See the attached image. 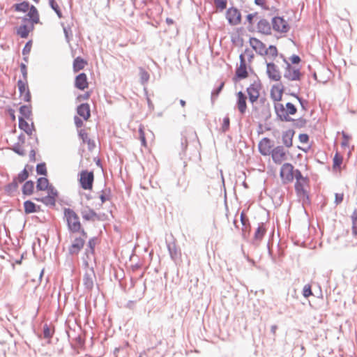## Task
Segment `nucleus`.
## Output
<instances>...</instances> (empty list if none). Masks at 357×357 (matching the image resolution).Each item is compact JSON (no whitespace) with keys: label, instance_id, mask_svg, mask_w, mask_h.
Masks as SVG:
<instances>
[{"label":"nucleus","instance_id":"nucleus-59","mask_svg":"<svg viewBox=\"0 0 357 357\" xmlns=\"http://www.w3.org/2000/svg\"><path fill=\"white\" fill-rule=\"evenodd\" d=\"M342 141L341 142V146L342 147H346L349 146V141L351 139V137L346 133L345 132H342Z\"/></svg>","mask_w":357,"mask_h":357},{"label":"nucleus","instance_id":"nucleus-63","mask_svg":"<svg viewBox=\"0 0 357 357\" xmlns=\"http://www.w3.org/2000/svg\"><path fill=\"white\" fill-rule=\"evenodd\" d=\"M240 220H241L242 225L244 227H246L247 226L248 227H250V224L249 220L245 217L243 212H242L240 215Z\"/></svg>","mask_w":357,"mask_h":357},{"label":"nucleus","instance_id":"nucleus-18","mask_svg":"<svg viewBox=\"0 0 357 357\" xmlns=\"http://www.w3.org/2000/svg\"><path fill=\"white\" fill-rule=\"evenodd\" d=\"M96 274L94 269L91 267L89 271H86L83 276V284L88 291H91L94 286V279Z\"/></svg>","mask_w":357,"mask_h":357},{"label":"nucleus","instance_id":"nucleus-62","mask_svg":"<svg viewBox=\"0 0 357 357\" xmlns=\"http://www.w3.org/2000/svg\"><path fill=\"white\" fill-rule=\"evenodd\" d=\"M139 139L141 141L142 145L144 146H146V140L145 137V134L143 130L142 127L139 128Z\"/></svg>","mask_w":357,"mask_h":357},{"label":"nucleus","instance_id":"nucleus-42","mask_svg":"<svg viewBox=\"0 0 357 357\" xmlns=\"http://www.w3.org/2000/svg\"><path fill=\"white\" fill-rule=\"evenodd\" d=\"M17 87H18V91H19V93H20V97H22L24 95V93L27 89H29V86H28V81L27 80H22V79H20L17 81Z\"/></svg>","mask_w":357,"mask_h":357},{"label":"nucleus","instance_id":"nucleus-51","mask_svg":"<svg viewBox=\"0 0 357 357\" xmlns=\"http://www.w3.org/2000/svg\"><path fill=\"white\" fill-rule=\"evenodd\" d=\"M11 150L20 156H24L26 154L24 150L21 147L20 142L15 143L12 146Z\"/></svg>","mask_w":357,"mask_h":357},{"label":"nucleus","instance_id":"nucleus-7","mask_svg":"<svg viewBox=\"0 0 357 357\" xmlns=\"http://www.w3.org/2000/svg\"><path fill=\"white\" fill-rule=\"evenodd\" d=\"M294 166L289 162L282 165L280 171V176L284 184L291 183L294 180Z\"/></svg>","mask_w":357,"mask_h":357},{"label":"nucleus","instance_id":"nucleus-1","mask_svg":"<svg viewBox=\"0 0 357 357\" xmlns=\"http://www.w3.org/2000/svg\"><path fill=\"white\" fill-rule=\"evenodd\" d=\"M277 119L280 121L290 122L293 121L289 115H294L297 112V107L291 102L286 103L285 107L282 103H275L274 105Z\"/></svg>","mask_w":357,"mask_h":357},{"label":"nucleus","instance_id":"nucleus-39","mask_svg":"<svg viewBox=\"0 0 357 357\" xmlns=\"http://www.w3.org/2000/svg\"><path fill=\"white\" fill-rule=\"evenodd\" d=\"M24 213L30 214L35 213L36 204L31 200H26L24 204Z\"/></svg>","mask_w":357,"mask_h":357},{"label":"nucleus","instance_id":"nucleus-52","mask_svg":"<svg viewBox=\"0 0 357 357\" xmlns=\"http://www.w3.org/2000/svg\"><path fill=\"white\" fill-rule=\"evenodd\" d=\"M296 178V182H301V181H303L305 183H307L309 181V178L306 176L304 177L301 173V172L296 169H294V178Z\"/></svg>","mask_w":357,"mask_h":357},{"label":"nucleus","instance_id":"nucleus-20","mask_svg":"<svg viewBox=\"0 0 357 357\" xmlns=\"http://www.w3.org/2000/svg\"><path fill=\"white\" fill-rule=\"evenodd\" d=\"M273 161L278 165H280L283 160H286V152L282 146H277L273 148L271 154Z\"/></svg>","mask_w":357,"mask_h":357},{"label":"nucleus","instance_id":"nucleus-15","mask_svg":"<svg viewBox=\"0 0 357 357\" xmlns=\"http://www.w3.org/2000/svg\"><path fill=\"white\" fill-rule=\"evenodd\" d=\"M273 142L268 137L262 138L258 144L259 153L264 156L269 155L273 149Z\"/></svg>","mask_w":357,"mask_h":357},{"label":"nucleus","instance_id":"nucleus-64","mask_svg":"<svg viewBox=\"0 0 357 357\" xmlns=\"http://www.w3.org/2000/svg\"><path fill=\"white\" fill-rule=\"evenodd\" d=\"M266 50H268V54L272 56L275 57L278 56V49L275 45H271L268 48H266Z\"/></svg>","mask_w":357,"mask_h":357},{"label":"nucleus","instance_id":"nucleus-5","mask_svg":"<svg viewBox=\"0 0 357 357\" xmlns=\"http://www.w3.org/2000/svg\"><path fill=\"white\" fill-rule=\"evenodd\" d=\"M94 181V174L92 171L82 170L79 173V182L83 190H91Z\"/></svg>","mask_w":357,"mask_h":357},{"label":"nucleus","instance_id":"nucleus-56","mask_svg":"<svg viewBox=\"0 0 357 357\" xmlns=\"http://www.w3.org/2000/svg\"><path fill=\"white\" fill-rule=\"evenodd\" d=\"M45 190L47 192V195H50L55 199L59 197L58 190L52 184L48 187V189Z\"/></svg>","mask_w":357,"mask_h":357},{"label":"nucleus","instance_id":"nucleus-24","mask_svg":"<svg viewBox=\"0 0 357 357\" xmlns=\"http://www.w3.org/2000/svg\"><path fill=\"white\" fill-rule=\"evenodd\" d=\"M75 86L82 91L88 88L89 83L86 73H81L75 77Z\"/></svg>","mask_w":357,"mask_h":357},{"label":"nucleus","instance_id":"nucleus-38","mask_svg":"<svg viewBox=\"0 0 357 357\" xmlns=\"http://www.w3.org/2000/svg\"><path fill=\"white\" fill-rule=\"evenodd\" d=\"M50 7L54 11L59 19L63 18L62 11L56 0H48Z\"/></svg>","mask_w":357,"mask_h":357},{"label":"nucleus","instance_id":"nucleus-12","mask_svg":"<svg viewBox=\"0 0 357 357\" xmlns=\"http://www.w3.org/2000/svg\"><path fill=\"white\" fill-rule=\"evenodd\" d=\"M226 18L231 26L238 25L241 22V14L238 8L231 7L226 12Z\"/></svg>","mask_w":357,"mask_h":357},{"label":"nucleus","instance_id":"nucleus-17","mask_svg":"<svg viewBox=\"0 0 357 357\" xmlns=\"http://www.w3.org/2000/svg\"><path fill=\"white\" fill-rule=\"evenodd\" d=\"M85 240L82 237H75L73 243L68 247L69 255H77L79 252L84 248Z\"/></svg>","mask_w":357,"mask_h":357},{"label":"nucleus","instance_id":"nucleus-26","mask_svg":"<svg viewBox=\"0 0 357 357\" xmlns=\"http://www.w3.org/2000/svg\"><path fill=\"white\" fill-rule=\"evenodd\" d=\"M257 28L258 31L262 34H271V26L266 19H261L257 23Z\"/></svg>","mask_w":357,"mask_h":357},{"label":"nucleus","instance_id":"nucleus-13","mask_svg":"<svg viewBox=\"0 0 357 357\" xmlns=\"http://www.w3.org/2000/svg\"><path fill=\"white\" fill-rule=\"evenodd\" d=\"M249 43L252 48L259 55L264 56L268 54V50H266V47L264 43L260 40L255 37H250L249 39Z\"/></svg>","mask_w":357,"mask_h":357},{"label":"nucleus","instance_id":"nucleus-60","mask_svg":"<svg viewBox=\"0 0 357 357\" xmlns=\"http://www.w3.org/2000/svg\"><path fill=\"white\" fill-rule=\"evenodd\" d=\"M20 71L22 75V80H27V67L26 65L24 63H21L20 65Z\"/></svg>","mask_w":357,"mask_h":357},{"label":"nucleus","instance_id":"nucleus-50","mask_svg":"<svg viewBox=\"0 0 357 357\" xmlns=\"http://www.w3.org/2000/svg\"><path fill=\"white\" fill-rule=\"evenodd\" d=\"M102 194L100 195V199L101 200V202L103 204L105 202L110 199L111 197V189L110 188H106L105 190H102Z\"/></svg>","mask_w":357,"mask_h":357},{"label":"nucleus","instance_id":"nucleus-53","mask_svg":"<svg viewBox=\"0 0 357 357\" xmlns=\"http://www.w3.org/2000/svg\"><path fill=\"white\" fill-rule=\"evenodd\" d=\"M257 12L253 13H249L246 16V21L248 22L249 26H248V29L249 31H252V26L254 24V18L257 15Z\"/></svg>","mask_w":357,"mask_h":357},{"label":"nucleus","instance_id":"nucleus-46","mask_svg":"<svg viewBox=\"0 0 357 357\" xmlns=\"http://www.w3.org/2000/svg\"><path fill=\"white\" fill-rule=\"evenodd\" d=\"M54 333V329L52 330L47 324H45L43 326V337L45 339H50Z\"/></svg>","mask_w":357,"mask_h":357},{"label":"nucleus","instance_id":"nucleus-21","mask_svg":"<svg viewBox=\"0 0 357 357\" xmlns=\"http://www.w3.org/2000/svg\"><path fill=\"white\" fill-rule=\"evenodd\" d=\"M266 74L271 80L278 82L281 79L279 68L273 62L266 63Z\"/></svg>","mask_w":357,"mask_h":357},{"label":"nucleus","instance_id":"nucleus-19","mask_svg":"<svg viewBox=\"0 0 357 357\" xmlns=\"http://www.w3.org/2000/svg\"><path fill=\"white\" fill-rule=\"evenodd\" d=\"M266 230L267 229L265 223L260 222L258 224V227L255 231L252 238V244L255 246L258 247L260 245L261 241L266 233Z\"/></svg>","mask_w":357,"mask_h":357},{"label":"nucleus","instance_id":"nucleus-33","mask_svg":"<svg viewBox=\"0 0 357 357\" xmlns=\"http://www.w3.org/2000/svg\"><path fill=\"white\" fill-rule=\"evenodd\" d=\"M51 184L45 176L39 177L36 181V189L38 191H45Z\"/></svg>","mask_w":357,"mask_h":357},{"label":"nucleus","instance_id":"nucleus-45","mask_svg":"<svg viewBox=\"0 0 357 357\" xmlns=\"http://www.w3.org/2000/svg\"><path fill=\"white\" fill-rule=\"evenodd\" d=\"M140 82L142 85L146 84L149 79V73L143 68H139Z\"/></svg>","mask_w":357,"mask_h":357},{"label":"nucleus","instance_id":"nucleus-37","mask_svg":"<svg viewBox=\"0 0 357 357\" xmlns=\"http://www.w3.org/2000/svg\"><path fill=\"white\" fill-rule=\"evenodd\" d=\"M188 143L186 137L181 136L179 144L180 151L178 153L181 158H183V157L185 155V151L188 148Z\"/></svg>","mask_w":357,"mask_h":357},{"label":"nucleus","instance_id":"nucleus-48","mask_svg":"<svg viewBox=\"0 0 357 357\" xmlns=\"http://www.w3.org/2000/svg\"><path fill=\"white\" fill-rule=\"evenodd\" d=\"M293 126L296 128H304L307 123V120L303 117H300L298 119H293Z\"/></svg>","mask_w":357,"mask_h":357},{"label":"nucleus","instance_id":"nucleus-35","mask_svg":"<svg viewBox=\"0 0 357 357\" xmlns=\"http://www.w3.org/2000/svg\"><path fill=\"white\" fill-rule=\"evenodd\" d=\"M34 190V182L31 180L26 181L22 188V194L29 196L33 194Z\"/></svg>","mask_w":357,"mask_h":357},{"label":"nucleus","instance_id":"nucleus-4","mask_svg":"<svg viewBox=\"0 0 357 357\" xmlns=\"http://www.w3.org/2000/svg\"><path fill=\"white\" fill-rule=\"evenodd\" d=\"M18 127L29 136V139H34L35 144H38V139L36 135H33L36 130L33 122L31 121L29 124L23 117H18Z\"/></svg>","mask_w":357,"mask_h":357},{"label":"nucleus","instance_id":"nucleus-14","mask_svg":"<svg viewBox=\"0 0 357 357\" xmlns=\"http://www.w3.org/2000/svg\"><path fill=\"white\" fill-rule=\"evenodd\" d=\"M294 188L296 195L302 201L303 205L310 204V196L308 192L304 188L303 183L301 182H296Z\"/></svg>","mask_w":357,"mask_h":357},{"label":"nucleus","instance_id":"nucleus-55","mask_svg":"<svg viewBox=\"0 0 357 357\" xmlns=\"http://www.w3.org/2000/svg\"><path fill=\"white\" fill-rule=\"evenodd\" d=\"M230 126V119L228 116H226L223 118L222 125L221 127V130L222 132H226L229 129Z\"/></svg>","mask_w":357,"mask_h":357},{"label":"nucleus","instance_id":"nucleus-34","mask_svg":"<svg viewBox=\"0 0 357 357\" xmlns=\"http://www.w3.org/2000/svg\"><path fill=\"white\" fill-rule=\"evenodd\" d=\"M86 61L81 56L76 57L73 61V68L75 73H77L79 70L84 69L86 64Z\"/></svg>","mask_w":357,"mask_h":357},{"label":"nucleus","instance_id":"nucleus-57","mask_svg":"<svg viewBox=\"0 0 357 357\" xmlns=\"http://www.w3.org/2000/svg\"><path fill=\"white\" fill-rule=\"evenodd\" d=\"M31 47H32V40H29L26 43L25 45L24 46L23 49H22V54L24 56H26L28 55L30 52H31Z\"/></svg>","mask_w":357,"mask_h":357},{"label":"nucleus","instance_id":"nucleus-29","mask_svg":"<svg viewBox=\"0 0 357 357\" xmlns=\"http://www.w3.org/2000/svg\"><path fill=\"white\" fill-rule=\"evenodd\" d=\"M29 13L27 16L29 17V20L32 24H36L40 22V16L39 13L36 7L33 5H31L30 8H29Z\"/></svg>","mask_w":357,"mask_h":357},{"label":"nucleus","instance_id":"nucleus-9","mask_svg":"<svg viewBox=\"0 0 357 357\" xmlns=\"http://www.w3.org/2000/svg\"><path fill=\"white\" fill-rule=\"evenodd\" d=\"M261 89V84L259 79L251 84L246 89L249 101L253 104L259 97V91Z\"/></svg>","mask_w":357,"mask_h":357},{"label":"nucleus","instance_id":"nucleus-61","mask_svg":"<svg viewBox=\"0 0 357 357\" xmlns=\"http://www.w3.org/2000/svg\"><path fill=\"white\" fill-rule=\"evenodd\" d=\"M311 295H312L311 286L310 284H305L303 289V296L305 298H308Z\"/></svg>","mask_w":357,"mask_h":357},{"label":"nucleus","instance_id":"nucleus-28","mask_svg":"<svg viewBox=\"0 0 357 357\" xmlns=\"http://www.w3.org/2000/svg\"><path fill=\"white\" fill-rule=\"evenodd\" d=\"M294 134L295 131L293 129H289L282 132V140L286 147L289 148L292 146Z\"/></svg>","mask_w":357,"mask_h":357},{"label":"nucleus","instance_id":"nucleus-40","mask_svg":"<svg viewBox=\"0 0 357 357\" xmlns=\"http://www.w3.org/2000/svg\"><path fill=\"white\" fill-rule=\"evenodd\" d=\"M27 166L28 165H26L16 176L13 178L14 179H16L17 183H23L28 178L29 173L26 168Z\"/></svg>","mask_w":357,"mask_h":357},{"label":"nucleus","instance_id":"nucleus-36","mask_svg":"<svg viewBox=\"0 0 357 357\" xmlns=\"http://www.w3.org/2000/svg\"><path fill=\"white\" fill-rule=\"evenodd\" d=\"M30 6L31 5L29 1H24L21 3H15L13 8L16 12L26 13L30 8Z\"/></svg>","mask_w":357,"mask_h":357},{"label":"nucleus","instance_id":"nucleus-44","mask_svg":"<svg viewBox=\"0 0 357 357\" xmlns=\"http://www.w3.org/2000/svg\"><path fill=\"white\" fill-rule=\"evenodd\" d=\"M37 174L46 176L47 175V170L45 162H40L37 164L36 167Z\"/></svg>","mask_w":357,"mask_h":357},{"label":"nucleus","instance_id":"nucleus-6","mask_svg":"<svg viewBox=\"0 0 357 357\" xmlns=\"http://www.w3.org/2000/svg\"><path fill=\"white\" fill-rule=\"evenodd\" d=\"M239 66L236 67L235 75L233 77V80L234 82H238L244 79L247 78L249 75L247 70V65L244 54H241L239 55Z\"/></svg>","mask_w":357,"mask_h":357},{"label":"nucleus","instance_id":"nucleus-3","mask_svg":"<svg viewBox=\"0 0 357 357\" xmlns=\"http://www.w3.org/2000/svg\"><path fill=\"white\" fill-rule=\"evenodd\" d=\"M280 57L282 58L283 62L286 65L283 75L284 78L287 79L289 81L301 80L302 74L301 73L300 68H296L295 66H292L291 64L287 60V59L282 54H280Z\"/></svg>","mask_w":357,"mask_h":357},{"label":"nucleus","instance_id":"nucleus-23","mask_svg":"<svg viewBox=\"0 0 357 357\" xmlns=\"http://www.w3.org/2000/svg\"><path fill=\"white\" fill-rule=\"evenodd\" d=\"M247 96L241 91L236 93V107L241 114L243 115L247 109Z\"/></svg>","mask_w":357,"mask_h":357},{"label":"nucleus","instance_id":"nucleus-30","mask_svg":"<svg viewBox=\"0 0 357 357\" xmlns=\"http://www.w3.org/2000/svg\"><path fill=\"white\" fill-rule=\"evenodd\" d=\"M300 87L297 86V92H291L290 90H289L287 92V94L296 98L298 100V102L300 103L302 109L304 111H307L308 109V101L307 100L303 99L302 97L298 95Z\"/></svg>","mask_w":357,"mask_h":357},{"label":"nucleus","instance_id":"nucleus-22","mask_svg":"<svg viewBox=\"0 0 357 357\" xmlns=\"http://www.w3.org/2000/svg\"><path fill=\"white\" fill-rule=\"evenodd\" d=\"M286 92V88L280 82L278 84L273 85L271 89V98L275 102H279L282 100V93Z\"/></svg>","mask_w":357,"mask_h":357},{"label":"nucleus","instance_id":"nucleus-43","mask_svg":"<svg viewBox=\"0 0 357 357\" xmlns=\"http://www.w3.org/2000/svg\"><path fill=\"white\" fill-rule=\"evenodd\" d=\"M352 221V234L354 236H357V209H355L351 216Z\"/></svg>","mask_w":357,"mask_h":357},{"label":"nucleus","instance_id":"nucleus-31","mask_svg":"<svg viewBox=\"0 0 357 357\" xmlns=\"http://www.w3.org/2000/svg\"><path fill=\"white\" fill-rule=\"evenodd\" d=\"M20 116L19 117H23L24 119L28 121H32V110L31 105H23L19 108Z\"/></svg>","mask_w":357,"mask_h":357},{"label":"nucleus","instance_id":"nucleus-11","mask_svg":"<svg viewBox=\"0 0 357 357\" xmlns=\"http://www.w3.org/2000/svg\"><path fill=\"white\" fill-rule=\"evenodd\" d=\"M98 243V238L97 236H93L90 238L86 243V248H85L84 255L86 259H84V264L85 266H89L88 259H90L91 255H95V248L96 245Z\"/></svg>","mask_w":357,"mask_h":357},{"label":"nucleus","instance_id":"nucleus-58","mask_svg":"<svg viewBox=\"0 0 357 357\" xmlns=\"http://www.w3.org/2000/svg\"><path fill=\"white\" fill-rule=\"evenodd\" d=\"M214 3L220 10H225L227 6V0H214Z\"/></svg>","mask_w":357,"mask_h":357},{"label":"nucleus","instance_id":"nucleus-2","mask_svg":"<svg viewBox=\"0 0 357 357\" xmlns=\"http://www.w3.org/2000/svg\"><path fill=\"white\" fill-rule=\"evenodd\" d=\"M63 219L66 222L68 231L70 234H77V231L82 226L79 215L72 208H64Z\"/></svg>","mask_w":357,"mask_h":357},{"label":"nucleus","instance_id":"nucleus-8","mask_svg":"<svg viewBox=\"0 0 357 357\" xmlns=\"http://www.w3.org/2000/svg\"><path fill=\"white\" fill-rule=\"evenodd\" d=\"M271 22L272 28L275 31L286 33L290 29L289 24L283 17L275 16L272 18Z\"/></svg>","mask_w":357,"mask_h":357},{"label":"nucleus","instance_id":"nucleus-16","mask_svg":"<svg viewBox=\"0 0 357 357\" xmlns=\"http://www.w3.org/2000/svg\"><path fill=\"white\" fill-rule=\"evenodd\" d=\"M79 213L84 221L95 222L100 220L99 214L89 206H86L85 208H82Z\"/></svg>","mask_w":357,"mask_h":357},{"label":"nucleus","instance_id":"nucleus-25","mask_svg":"<svg viewBox=\"0 0 357 357\" xmlns=\"http://www.w3.org/2000/svg\"><path fill=\"white\" fill-rule=\"evenodd\" d=\"M77 113L82 117L84 120L87 121L91 116V109L89 103H81L77 107Z\"/></svg>","mask_w":357,"mask_h":357},{"label":"nucleus","instance_id":"nucleus-27","mask_svg":"<svg viewBox=\"0 0 357 357\" xmlns=\"http://www.w3.org/2000/svg\"><path fill=\"white\" fill-rule=\"evenodd\" d=\"M34 29V25L31 24V25H27L26 24H22L20 26L17 28L16 33L20 36L22 38H27L29 34L31 31H32Z\"/></svg>","mask_w":357,"mask_h":357},{"label":"nucleus","instance_id":"nucleus-54","mask_svg":"<svg viewBox=\"0 0 357 357\" xmlns=\"http://www.w3.org/2000/svg\"><path fill=\"white\" fill-rule=\"evenodd\" d=\"M61 26H63L65 38L66 41L69 43L73 37L71 28L70 26H65L63 23L61 24Z\"/></svg>","mask_w":357,"mask_h":357},{"label":"nucleus","instance_id":"nucleus-41","mask_svg":"<svg viewBox=\"0 0 357 357\" xmlns=\"http://www.w3.org/2000/svg\"><path fill=\"white\" fill-rule=\"evenodd\" d=\"M342 161H343V157L338 152H336V153L335 154L334 158L333 159V169H335V170L340 169Z\"/></svg>","mask_w":357,"mask_h":357},{"label":"nucleus","instance_id":"nucleus-10","mask_svg":"<svg viewBox=\"0 0 357 357\" xmlns=\"http://www.w3.org/2000/svg\"><path fill=\"white\" fill-rule=\"evenodd\" d=\"M167 248L171 259L177 264L181 261V250L178 248L173 238L172 242L166 241Z\"/></svg>","mask_w":357,"mask_h":357},{"label":"nucleus","instance_id":"nucleus-49","mask_svg":"<svg viewBox=\"0 0 357 357\" xmlns=\"http://www.w3.org/2000/svg\"><path fill=\"white\" fill-rule=\"evenodd\" d=\"M225 83L222 82L216 89H213L211 92V102H214L215 100L218 97L224 87Z\"/></svg>","mask_w":357,"mask_h":357},{"label":"nucleus","instance_id":"nucleus-47","mask_svg":"<svg viewBox=\"0 0 357 357\" xmlns=\"http://www.w3.org/2000/svg\"><path fill=\"white\" fill-rule=\"evenodd\" d=\"M42 203L45 206H54L56 202V199L52 197L50 195L42 197Z\"/></svg>","mask_w":357,"mask_h":357},{"label":"nucleus","instance_id":"nucleus-32","mask_svg":"<svg viewBox=\"0 0 357 357\" xmlns=\"http://www.w3.org/2000/svg\"><path fill=\"white\" fill-rule=\"evenodd\" d=\"M18 183L16 181V179H13V181L4 186V192L8 196H13L14 193L18 189Z\"/></svg>","mask_w":357,"mask_h":357}]
</instances>
